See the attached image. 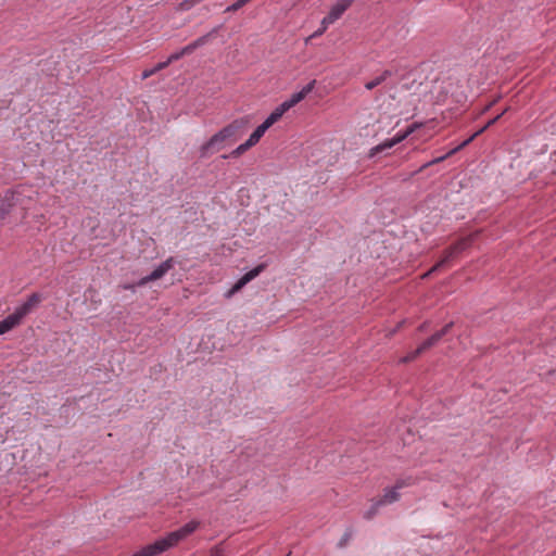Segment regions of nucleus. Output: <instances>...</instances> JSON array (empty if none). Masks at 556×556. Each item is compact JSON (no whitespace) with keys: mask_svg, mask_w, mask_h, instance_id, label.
<instances>
[{"mask_svg":"<svg viewBox=\"0 0 556 556\" xmlns=\"http://www.w3.org/2000/svg\"><path fill=\"white\" fill-rule=\"evenodd\" d=\"M154 73H155V71L153 68L150 71H144L142 74V78H147V77L153 75Z\"/></svg>","mask_w":556,"mask_h":556,"instance_id":"nucleus-32","label":"nucleus"},{"mask_svg":"<svg viewBox=\"0 0 556 556\" xmlns=\"http://www.w3.org/2000/svg\"><path fill=\"white\" fill-rule=\"evenodd\" d=\"M210 556H225V551L222 544H218L214 546L211 552Z\"/></svg>","mask_w":556,"mask_h":556,"instance_id":"nucleus-25","label":"nucleus"},{"mask_svg":"<svg viewBox=\"0 0 556 556\" xmlns=\"http://www.w3.org/2000/svg\"><path fill=\"white\" fill-rule=\"evenodd\" d=\"M208 35L202 36L194 40L193 42L187 45L181 49L184 55L192 53L197 48L203 46L207 41Z\"/></svg>","mask_w":556,"mask_h":556,"instance_id":"nucleus-20","label":"nucleus"},{"mask_svg":"<svg viewBox=\"0 0 556 556\" xmlns=\"http://www.w3.org/2000/svg\"><path fill=\"white\" fill-rule=\"evenodd\" d=\"M14 195L12 192H7L5 197L0 200V225L3 223L5 217L10 214L14 206Z\"/></svg>","mask_w":556,"mask_h":556,"instance_id":"nucleus-13","label":"nucleus"},{"mask_svg":"<svg viewBox=\"0 0 556 556\" xmlns=\"http://www.w3.org/2000/svg\"><path fill=\"white\" fill-rule=\"evenodd\" d=\"M393 73L390 70H384L380 75L376 76L374 79L367 81L365 84V88L367 90H372L376 87L380 86L381 84L386 83Z\"/></svg>","mask_w":556,"mask_h":556,"instance_id":"nucleus-14","label":"nucleus"},{"mask_svg":"<svg viewBox=\"0 0 556 556\" xmlns=\"http://www.w3.org/2000/svg\"><path fill=\"white\" fill-rule=\"evenodd\" d=\"M250 148L243 142L239 144L235 150H232L229 154L230 157H238L248 151ZM224 159L228 157V155H223Z\"/></svg>","mask_w":556,"mask_h":556,"instance_id":"nucleus-22","label":"nucleus"},{"mask_svg":"<svg viewBox=\"0 0 556 556\" xmlns=\"http://www.w3.org/2000/svg\"><path fill=\"white\" fill-rule=\"evenodd\" d=\"M501 117V115H496L494 118L490 119L488 122V125L491 126L495 121H497Z\"/></svg>","mask_w":556,"mask_h":556,"instance_id":"nucleus-33","label":"nucleus"},{"mask_svg":"<svg viewBox=\"0 0 556 556\" xmlns=\"http://www.w3.org/2000/svg\"><path fill=\"white\" fill-rule=\"evenodd\" d=\"M247 125L248 121L245 118H237L223 127L200 147V157H208L235 141Z\"/></svg>","mask_w":556,"mask_h":556,"instance_id":"nucleus-1","label":"nucleus"},{"mask_svg":"<svg viewBox=\"0 0 556 556\" xmlns=\"http://www.w3.org/2000/svg\"><path fill=\"white\" fill-rule=\"evenodd\" d=\"M169 64H170V62H168V59H167L166 61H164V62H161V63L156 64V65L153 67V70H154V71H155V73H156V72H159V71H161V70H163V68H165V67H166V66H168Z\"/></svg>","mask_w":556,"mask_h":556,"instance_id":"nucleus-31","label":"nucleus"},{"mask_svg":"<svg viewBox=\"0 0 556 556\" xmlns=\"http://www.w3.org/2000/svg\"><path fill=\"white\" fill-rule=\"evenodd\" d=\"M330 24H324V18L321 20V23H320V27L309 37V38H315V37H318V36H321L326 29L329 27Z\"/></svg>","mask_w":556,"mask_h":556,"instance_id":"nucleus-26","label":"nucleus"},{"mask_svg":"<svg viewBox=\"0 0 556 556\" xmlns=\"http://www.w3.org/2000/svg\"><path fill=\"white\" fill-rule=\"evenodd\" d=\"M184 56V53L181 52V50L179 51H176L174 53H172L169 56H168V62H174V61H177L179 60L180 58Z\"/></svg>","mask_w":556,"mask_h":556,"instance_id":"nucleus-29","label":"nucleus"},{"mask_svg":"<svg viewBox=\"0 0 556 556\" xmlns=\"http://www.w3.org/2000/svg\"><path fill=\"white\" fill-rule=\"evenodd\" d=\"M353 0H339L331 8L329 13L324 17V24H333L343 13L351 7Z\"/></svg>","mask_w":556,"mask_h":556,"instance_id":"nucleus-6","label":"nucleus"},{"mask_svg":"<svg viewBox=\"0 0 556 556\" xmlns=\"http://www.w3.org/2000/svg\"><path fill=\"white\" fill-rule=\"evenodd\" d=\"M287 111L279 104L262 123L267 129H269L276 122H278Z\"/></svg>","mask_w":556,"mask_h":556,"instance_id":"nucleus-18","label":"nucleus"},{"mask_svg":"<svg viewBox=\"0 0 556 556\" xmlns=\"http://www.w3.org/2000/svg\"><path fill=\"white\" fill-rule=\"evenodd\" d=\"M124 288H125V289H127V290H131V291H134L135 286H130V285H129V286H125Z\"/></svg>","mask_w":556,"mask_h":556,"instance_id":"nucleus-34","label":"nucleus"},{"mask_svg":"<svg viewBox=\"0 0 556 556\" xmlns=\"http://www.w3.org/2000/svg\"><path fill=\"white\" fill-rule=\"evenodd\" d=\"M315 83L316 80L309 81L300 91L294 92L288 100L283 101L281 105L285 108V110L288 111L301 102L309 92H312L315 87Z\"/></svg>","mask_w":556,"mask_h":556,"instance_id":"nucleus-8","label":"nucleus"},{"mask_svg":"<svg viewBox=\"0 0 556 556\" xmlns=\"http://www.w3.org/2000/svg\"><path fill=\"white\" fill-rule=\"evenodd\" d=\"M453 323L446 324L441 330L433 333L427 340H425L418 348L415 350V354H422L428 349L434 346L445 334L448 333L452 328Z\"/></svg>","mask_w":556,"mask_h":556,"instance_id":"nucleus-7","label":"nucleus"},{"mask_svg":"<svg viewBox=\"0 0 556 556\" xmlns=\"http://www.w3.org/2000/svg\"><path fill=\"white\" fill-rule=\"evenodd\" d=\"M41 301V295L33 293L28 299L15 308V312L22 319L31 312V309Z\"/></svg>","mask_w":556,"mask_h":556,"instance_id":"nucleus-11","label":"nucleus"},{"mask_svg":"<svg viewBox=\"0 0 556 556\" xmlns=\"http://www.w3.org/2000/svg\"><path fill=\"white\" fill-rule=\"evenodd\" d=\"M381 506L383 505L379 500L375 501L369 507V509L364 513V518L368 520L374 518V516L377 515Z\"/></svg>","mask_w":556,"mask_h":556,"instance_id":"nucleus-21","label":"nucleus"},{"mask_svg":"<svg viewBox=\"0 0 556 556\" xmlns=\"http://www.w3.org/2000/svg\"><path fill=\"white\" fill-rule=\"evenodd\" d=\"M266 130H267V128L263 124H261L255 128V130L253 132H255L258 136V138H262L264 136V134L266 132Z\"/></svg>","mask_w":556,"mask_h":556,"instance_id":"nucleus-30","label":"nucleus"},{"mask_svg":"<svg viewBox=\"0 0 556 556\" xmlns=\"http://www.w3.org/2000/svg\"><path fill=\"white\" fill-rule=\"evenodd\" d=\"M260 273V268H254L247 273L242 278H240L235 286L229 291V294H233L235 292L239 291L245 283H248L250 280L255 278Z\"/></svg>","mask_w":556,"mask_h":556,"instance_id":"nucleus-19","label":"nucleus"},{"mask_svg":"<svg viewBox=\"0 0 556 556\" xmlns=\"http://www.w3.org/2000/svg\"><path fill=\"white\" fill-rule=\"evenodd\" d=\"M251 0H237L231 5L226 8V12H235L244 7L247 3H249Z\"/></svg>","mask_w":556,"mask_h":556,"instance_id":"nucleus-23","label":"nucleus"},{"mask_svg":"<svg viewBox=\"0 0 556 556\" xmlns=\"http://www.w3.org/2000/svg\"><path fill=\"white\" fill-rule=\"evenodd\" d=\"M420 354H415V350L400 359L401 363H408L415 359Z\"/></svg>","mask_w":556,"mask_h":556,"instance_id":"nucleus-28","label":"nucleus"},{"mask_svg":"<svg viewBox=\"0 0 556 556\" xmlns=\"http://www.w3.org/2000/svg\"><path fill=\"white\" fill-rule=\"evenodd\" d=\"M287 111L279 104L262 123L267 129H269L276 122H278Z\"/></svg>","mask_w":556,"mask_h":556,"instance_id":"nucleus-16","label":"nucleus"},{"mask_svg":"<svg viewBox=\"0 0 556 556\" xmlns=\"http://www.w3.org/2000/svg\"><path fill=\"white\" fill-rule=\"evenodd\" d=\"M22 321V317L14 311L12 314L7 316L3 320L0 321V334H3L15 326H17Z\"/></svg>","mask_w":556,"mask_h":556,"instance_id":"nucleus-12","label":"nucleus"},{"mask_svg":"<svg viewBox=\"0 0 556 556\" xmlns=\"http://www.w3.org/2000/svg\"><path fill=\"white\" fill-rule=\"evenodd\" d=\"M486 129V124L483 125L478 131H476L475 134H472L469 138H467L466 140H464L460 144H458L457 147L451 149L448 152H446L444 155H441L439 157H435L427 163H425L424 165H421L416 172L415 174L417 173H420L422 172L425 168L431 166V165H434V164H438V163H441L442 161H444L445 159H447L448 156L453 155L454 153H456L457 151H459L460 149H463L464 147H466L467 144H469V142H471L476 136H478L480 132H483L484 130Z\"/></svg>","mask_w":556,"mask_h":556,"instance_id":"nucleus-5","label":"nucleus"},{"mask_svg":"<svg viewBox=\"0 0 556 556\" xmlns=\"http://www.w3.org/2000/svg\"><path fill=\"white\" fill-rule=\"evenodd\" d=\"M465 249V243L459 242L453 247H451L446 252L444 257L438 262L425 276H429L431 273L437 271L441 267H443L455 254L459 253Z\"/></svg>","mask_w":556,"mask_h":556,"instance_id":"nucleus-10","label":"nucleus"},{"mask_svg":"<svg viewBox=\"0 0 556 556\" xmlns=\"http://www.w3.org/2000/svg\"><path fill=\"white\" fill-rule=\"evenodd\" d=\"M287 111L279 104L262 123L267 129H269L276 122H278Z\"/></svg>","mask_w":556,"mask_h":556,"instance_id":"nucleus-15","label":"nucleus"},{"mask_svg":"<svg viewBox=\"0 0 556 556\" xmlns=\"http://www.w3.org/2000/svg\"><path fill=\"white\" fill-rule=\"evenodd\" d=\"M416 125H410L408 126L404 131H400L397 132L393 138L391 139H387L384 140L383 142L372 147L370 150H369V153H368V156L369 157H374L376 156L377 154L379 153H382L391 148H393L394 146H396L397 143L402 142L403 140H405L410 134L414 132V130L416 129Z\"/></svg>","mask_w":556,"mask_h":556,"instance_id":"nucleus-3","label":"nucleus"},{"mask_svg":"<svg viewBox=\"0 0 556 556\" xmlns=\"http://www.w3.org/2000/svg\"><path fill=\"white\" fill-rule=\"evenodd\" d=\"M177 264L174 257H168L161 264H159L149 275L139 279L136 283L137 287H143L151 281L163 278L174 266Z\"/></svg>","mask_w":556,"mask_h":556,"instance_id":"nucleus-4","label":"nucleus"},{"mask_svg":"<svg viewBox=\"0 0 556 556\" xmlns=\"http://www.w3.org/2000/svg\"><path fill=\"white\" fill-rule=\"evenodd\" d=\"M407 484L408 483H406L404 480L397 481L394 486L384 489L383 495L381 498H379V501L382 503V505L397 502L400 500L399 490Z\"/></svg>","mask_w":556,"mask_h":556,"instance_id":"nucleus-9","label":"nucleus"},{"mask_svg":"<svg viewBox=\"0 0 556 556\" xmlns=\"http://www.w3.org/2000/svg\"><path fill=\"white\" fill-rule=\"evenodd\" d=\"M261 140V138H258V136L255 134V132H252L250 135V137L248 138V140L244 142L250 149L252 147H254L258 141Z\"/></svg>","mask_w":556,"mask_h":556,"instance_id":"nucleus-24","label":"nucleus"},{"mask_svg":"<svg viewBox=\"0 0 556 556\" xmlns=\"http://www.w3.org/2000/svg\"><path fill=\"white\" fill-rule=\"evenodd\" d=\"M287 111L279 104L262 123L267 129H269L276 122H278Z\"/></svg>","mask_w":556,"mask_h":556,"instance_id":"nucleus-17","label":"nucleus"},{"mask_svg":"<svg viewBox=\"0 0 556 556\" xmlns=\"http://www.w3.org/2000/svg\"><path fill=\"white\" fill-rule=\"evenodd\" d=\"M198 527L199 522L194 520L186 523L180 529L173 531L168 533L166 536L156 540L154 543H152L153 549L156 552L157 555L167 551L168 548L175 546L178 542L187 538L193 531H195Z\"/></svg>","mask_w":556,"mask_h":556,"instance_id":"nucleus-2","label":"nucleus"},{"mask_svg":"<svg viewBox=\"0 0 556 556\" xmlns=\"http://www.w3.org/2000/svg\"><path fill=\"white\" fill-rule=\"evenodd\" d=\"M351 536H352L351 532H345V533L342 535V538L340 539V541H339V543H338V546H339L340 548L344 547V546L348 544V542L350 541Z\"/></svg>","mask_w":556,"mask_h":556,"instance_id":"nucleus-27","label":"nucleus"},{"mask_svg":"<svg viewBox=\"0 0 556 556\" xmlns=\"http://www.w3.org/2000/svg\"><path fill=\"white\" fill-rule=\"evenodd\" d=\"M426 328V324L420 325L419 330L422 331Z\"/></svg>","mask_w":556,"mask_h":556,"instance_id":"nucleus-35","label":"nucleus"}]
</instances>
